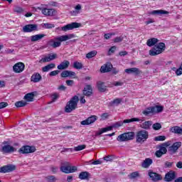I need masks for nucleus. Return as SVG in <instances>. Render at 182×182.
<instances>
[{
	"label": "nucleus",
	"instance_id": "obj_1",
	"mask_svg": "<svg viewBox=\"0 0 182 182\" xmlns=\"http://www.w3.org/2000/svg\"><path fill=\"white\" fill-rule=\"evenodd\" d=\"M77 103H79V97L77 95H75L67 102L65 107V112L66 113H72L73 110L77 109Z\"/></svg>",
	"mask_w": 182,
	"mask_h": 182
},
{
	"label": "nucleus",
	"instance_id": "obj_2",
	"mask_svg": "<svg viewBox=\"0 0 182 182\" xmlns=\"http://www.w3.org/2000/svg\"><path fill=\"white\" fill-rule=\"evenodd\" d=\"M164 109V107L160 105L148 107L142 111V114L144 116H154L156 113H161Z\"/></svg>",
	"mask_w": 182,
	"mask_h": 182
},
{
	"label": "nucleus",
	"instance_id": "obj_3",
	"mask_svg": "<svg viewBox=\"0 0 182 182\" xmlns=\"http://www.w3.org/2000/svg\"><path fill=\"white\" fill-rule=\"evenodd\" d=\"M166 50V43L161 42L155 45L150 50V56H157Z\"/></svg>",
	"mask_w": 182,
	"mask_h": 182
},
{
	"label": "nucleus",
	"instance_id": "obj_4",
	"mask_svg": "<svg viewBox=\"0 0 182 182\" xmlns=\"http://www.w3.org/2000/svg\"><path fill=\"white\" fill-rule=\"evenodd\" d=\"M149 139V132L146 130L138 131L136 134V143H139V144H143V143L147 141Z\"/></svg>",
	"mask_w": 182,
	"mask_h": 182
},
{
	"label": "nucleus",
	"instance_id": "obj_5",
	"mask_svg": "<svg viewBox=\"0 0 182 182\" xmlns=\"http://www.w3.org/2000/svg\"><path fill=\"white\" fill-rule=\"evenodd\" d=\"M60 171L65 174H70L72 173H76L77 171V167L75 166H70V164L66 162L64 165L60 167Z\"/></svg>",
	"mask_w": 182,
	"mask_h": 182
},
{
	"label": "nucleus",
	"instance_id": "obj_6",
	"mask_svg": "<svg viewBox=\"0 0 182 182\" xmlns=\"http://www.w3.org/2000/svg\"><path fill=\"white\" fill-rule=\"evenodd\" d=\"M133 122H140V119L132 118V119H124V121L116 122L111 126V127L112 130L113 129H119V127H122V126H123L124 123H132Z\"/></svg>",
	"mask_w": 182,
	"mask_h": 182
},
{
	"label": "nucleus",
	"instance_id": "obj_7",
	"mask_svg": "<svg viewBox=\"0 0 182 182\" xmlns=\"http://www.w3.org/2000/svg\"><path fill=\"white\" fill-rule=\"evenodd\" d=\"M36 148L33 146L25 145L18 149L20 154H29L31 153H35Z\"/></svg>",
	"mask_w": 182,
	"mask_h": 182
},
{
	"label": "nucleus",
	"instance_id": "obj_8",
	"mask_svg": "<svg viewBox=\"0 0 182 182\" xmlns=\"http://www.w3.org/2000/svg\"><path fill=\"white\" fill-rule=\"evenodd\" d=\"M3 144H6L3 146L0 149L1 153L3 154H9L11 153H14V151H16L15 147L8 144V141H4Z\"/></svg>",
	"mask_w": 182,
	"mask_h": 182
},
{
	"label": "nucleus",
	"instance_id": "obj_9",
	"mask_svg": "<svg viewBox=\"0 0 182 182\" xmlns=\"http://www.w3.org/2000/svg\"><path fill=\"white\" fill-rule=\"evenodd\" d=\"M80 23L77 22H73L71 23H68L61 28V30L63 32H68V31H73V29H76L77 28H80Z\"/></svg>",
	"mask_w": 182,
	"mask_h": 182
},
{
	"label": "nucleus",
	"instance_id": "obj_10",
	"mask_svg": "<svg viewBox=\"0 0 182 182\" xmlns=\"http://www.w3.org/2000/svg\"><path fill=\"white\" fill-rule=\"evenodd\" d=\"M41 11L43 15H45L46 16H55L56 14H58V11H56V9H55L43 7L41 8Z\"/></svg>",
	"mask_w": 182,
	"mask_h": 182
},
{
	"label": "nucleus",
	"instance_id": "obj_11",
	"mask_svg": "<svg viewBox=\"0 0 182 182\" xmlns=\"http://www.w3.org/2000/svg\"><path fill=\"white\" fill-rule=\"evenodd\" d=\"M180 147H181V141L175 142L172 146L168 147V151L171 154H176V153H177V150H178Z\"/></svg>",
	"mask_w": 182,
	"mask_h": 182
},
{
	"label": "nucleus",
	"instance_id": "obj_12",
	"mask_svg": "<svg viewBox=\"0 0 182 182\" xmlns=\"http://www.w3.org/2000/svg\"><path fill=\"white\" fill-rule=\"evenodd\" d=\"M35 31H38V25L36 24H27L23 27V32L25 33H31Z\"/></svg>",
	"mask_w": 182,
	"mask_h": 182
},
{
	"label": "nucleus",
	"instance_id": "obj_13",
	"mask_svg": "<svg viewBox=\"0 0 182 182\" xmlns=\"http://www.w3.org/2000/svg\"><path fill=\"white\" fill-rule=\"evenodd\" d=\"M149 177L151 178L152 181L156 182L160 181L161 180H163V177L159 173H157L156 172H154L151 170H149L148 172Z\"/></svg>",
	"mask_w": 182,
	"mask_h": 182
},
{
	"label": "nucleus",
	"instance_id": "obj_14",
	"mask_svg": "<svg viewBox=\"0 0 182 182\" xmlns=\"http://www.w3.org/2000/svg\"><path fill=\"white\" fill-rule=\"evenodd\" d=\"M124 72L128 75H135V76H139V75H141V73H143V71L138 68H127L124 70Z\"/></svg>",
	"mask_w": 182,
	"mask_h": 182
},
{
	"label": "nucleus",
	"instance_id": "obj_15",
	"mask_svg": "<svg viewBox=\"0 0 182 182\" xmlns=\"http://www.w3.org/2000/svg\"><path fill=\"white\" fill-rule=\"evenodd\" d=\"M14 170H16V166L15 165L9 164L1 166L0 168V173H11V171H14Z\"/></svg>",
	"mask_w": 182,
	"mask_h": 182
},
{
	"label": "nucleus",
	"instance_id": "obj_16",
	"mask_svg": "<svg viewBox=\"0 0 182 182\" xmlns=\"http://www.w3.org/2000/svg\"><path fill=\"white\" fill-rule=\"evenodd\" d=\"M58 58V54L56 53H50L48 55H46L44 58L40 60L43 63H46L48 62H52V60H55V59Z\"/></svg>",
	"mask_w": 182,
	"mask_h": 182
},
{
	"label": "nucleus",
	"instance_id": "obj_17",
	"mask_svg": "<svg viewBox=\"0 0 182 182\" xmlns=\"http://www.w3.org/2000/svg\"><path fill=\"white\" fill-rule=\"evenodd\" d=\"M13 70L15 73H21L25 70V64L23 63H17L13 66Z\"/></svg>",
	"mask_w": 182,
	"mask_h": 182
},
{
	"label": "nucleus",
	"instance_id": "obj_18",
	"mask_svg": "<svg viewBox=\"0 0 182 182\" xmlns=\"http://www.w3.org/2000/svg\"><path fill=\"white\" fill-rule=\"evenodd\" d=\"M97 120V117L95 115H92L89 117L87 119L83 120L80 122L82 126H87L88 124H92V123H95Z\"/></svg>",
	"mask_w": 182,
	"mask_h": 182
},
{
	"label": "nucleus",
	"instance_id": "obj_19",
	"mask_svg": "<svg viewBox=\"0 0 182 182\" xmlns=\"http://www.w3.org/2000/svg\"><path fill=\"white\" fill-rule=\"evenodd\" d=\"M82 93L84 96H87V97H90V96L93 95V88L92 87V85H87L84 88Z\"/></svg>",
	"mask_w": 182,
	"mask_h": 182
},
{
	"label": "nucleus",
	"instance_id": "obj_20",
	"mask_svg": "<svg viewBox=\"0 0 182 182\" xmlns=\"http://www.w3.org/2000/svg\"><path fill=\"white\" fill-rule=\"evenodd\" d=\"M42 80V75L39 73H34L31 77V82L38 83Z\"/></svg>",
	"mask_w": 182,
	"mask_h": 182
},
{
	"label": "nucleus",
	"instance_id": "obj_21",
	"mask_svg": "<svg viewBox=\"0 0 182 182\" xmlns=\"http://www.w3.org/2000/svg\"><path fill=\"white\" fill-rule=\"evenodd\" d=\"M174 178H176V172L174 171H171L165 175V181H173Z\"/></svg>",
	"mask_w": 182,
	"mask_h": 182
},
{
	"label": "nucleus",
	"instance_id": "obj_22",
	"mask_svg": "<svg viewBox=\"0 0 182 182\" xmlns=\"http://www.w3.org/2000/svg\"><path fill=\"white\" fill-rule=\"evenodd\" d=\"M97 87L101 93H104V92H106L107 90V86L105 85L104 82L98 81L97 82Z\"/></svg>",
	"mask_w": 182,
	"mask_h": 182
},
{
	"label": "nucleus",
	"instance_id": "obj_23",
	"mask_svg": "<svg viewBox=\"0 0 182 182\" xmlns=\"http://www.w3.org/2000/svg\"><path fill=\"white\" fill-rule=\"evenodd\" d=\"M78 178H80V180H87L89 181L90 179V173L88 171H82L79 173Z\"/></svg>",
	"mask_w": 182,
	"mask_h": 182
},
{
	"label": "nucleus",
	"instance_id": "obj_24",
	"mask_svg": "<svg viewBox=\"0 0 182 182\" xmlns=\"http://www.w3.org/2000/svg\"><path fill=\"white\" fill-rule=\"evenodd\" d=\"M61 77H72L76 76V73L70 70H64L60 74Z\"/></svg>",
	"mask_w": 182,
	"mask_h": 182
},
{
	"label": "nucleus",
	"instance_id": "obj_25",
	"mask_svg": "<svg viewBox=\"0 0 182 182\" xmlns=\"http://www.w3.org/2000/svg\"><path fill=\"white\" fill-rule=\"evenodd\" d=\"M112 68L113 65L111 63H107L101 67L100 71L102 73H107V72H110L112 70Z\"/></svg>",
	"mask_w": 182,
	"mask_h": 182
},
{
	"label": "nucleus",
	"instance_id": "obj_26",
	"mask_svg": "<svg viewBox=\"0 0 182 182\" xmlns=\"http://www.w3.org/2000/svg\"><path fill=\"white\" fill-rule=\"evenodd\" d=\"M70 65V62H69V60H65L63 62H61L57 68L59 70H65V69H68V68H69Z\"/></svg>",
	"mask_w": 182,
	"mask_h": 182
},
{
	"label": "nucleus",
	"instance_id": "obj_27",
	"mask_svg": "<svg viewBox=\"0 0 182 182\" xmlns=\"http://www.w3.org/2000/svg\"><path fill=\"white\" fill-rule=\"evenodd\" d=\"M159 43V40L156 38H151L147 40L146 45L149 48H151V46H156Z\"/></svg>",
	"mask_w": 182,
	"mask_h": 182
},
{
	"label": "nucleus",
	"instance_id": "obj_28",
	"mask_svg": "<svg viewBox=\"0 0 182 182\" xmlns=\"http://www.w3.org/2000/svg\"><path fill=\"white\" fill-rule=\"evenodd\" d=\"M73 34H70L69 36L65 35V36H61L60 37H58L55 38V41H59L60 42H65L66 41H68V39H72V38H74Z\"/></svg>",
	"mask_w": 182,
	"mask_h": 182
},
{
	"label": "nucleus",
	"instance_id": "obj_29",
	"mask_svg": "<svg viewBox=\"0 0 182 182\" xmlns=\"http://www.w3.org/2000/svg\"><path fill=\"white\" fill-rule=\"evenodd\" d=\"M75 11H70V14L72 16H77L79 14H80V11L82 10V5L77 4L75 6Z\"/></svg>",
	"mask_w": 182,
	"mask_h": 182
},
{
	"label": "nucleus",
	"instance_id": "obj_30",
	"mask_svg": "<svg viewBox=\"0 0 182 182\" xmlns=\"http://www.w3.org/2000/svg\"><path fill=\"white\" fill-rule=\"evenodd\" d=\"M153 164V160L150 158H146L143 162H142V167L144 168H149L150 166Z\"/></svg>",
	"mask_w": 182,
	"mask_h": 182
},
{
	"label": "nucleus",
	"instance_id": "obj_31",
	"mask_svg": "<svg viewBox=\"0 0 182 182\" xmlns=\"http://www.w3.org/2000/svg\"><path fill=\"white\" fill-rule=\"evenodd\" d=\"M170 132H171V133H174L175 134L182 135V128L178 126H174L171 127Z\"/></svg>",
	"mask_w": 182,
	"mask_h": 182
},
{
	"label": "nucleus",
	"instance_id": "obj_32",
	"mask_svg": "<svg viewBox=\"0 0 182 182\" xmlns=\"http://www.w3.org/2000/svg\"><path fill=\"white\" fill-rule=\"evenodd\" d=\"M46 35L45 34H37L34 36H31V42H36L38 41H41V39H43V38H45Z\"/></svg>",
	"mask_w": 182,
	"mask_h": 182
},
{
	"label": "nucleus",
	"instance_id": "obj_33",
	"mask_svg": "<svg viewBox=\"0 0 182 182\" xmlns=\"http://www.w3.org/2000/svg\"><path fill=\"white\" fill-rule=\"evenodd\" d=\"M169 12L166 10H154L151 15H168Z\"/></svg>",
	"mask_w": 182,
	"mask_h": 182
},
{
	"label": "nucleus",
	"instance_id": "obj_34",
	"mask_svg": "<svg viewBox=\"0 0 182 182\" xmlns=\"http://www.w3.org/2000/svg\"><path fill=\"white\" fill-rule=\"evenodd\" d=\"M153 122L151 121H145L144 123L141 124V129H144V130H149Z\"/></svg>",
	"mask_w": 182,
	"mask_h": 182
},
{
	"label": "nucleus",
	"instance_id": "obj_35",
	"mask_svg": "<svg viewBox=\"0 0 182 182\" xmlns=\"http://www.w3.org/2000/svg\"><path fill=\"white\" fill-rule=\"evenodd\" d=\"M48 45H50V46H52V48H59V46H60L61 43L60 41H55L54 39H51L48 41Z\"/></svg>",
	"mask_w": 182,
	"mask_h": 182
},
{
	"label": "nucleus",
	"instance_id": "obj_36",
	"mask_svg": "<svg viewBox=\"0 0 182 182\" xmlns=\"http://www.w3.org/2000/svg\"><path fill=\"white\" fill-rule=\"evenodd\" d=\"M56 68V65L55 63L48 64L42 68L43 72H49L50 69H55Z\"/></svg>",
	"mask_w": 182,
	"mask_h": 182
},
{
	"label": "nucleus",
	"instance_id": "obj_37",
	"mask_svg": "<svg viewBox=\"0 0 182 182\" xmlns=\"http://www.w3.org/2000/svg\"><path fill=\"white\" fill-rule=\"evenodd\" d=\"M112 127L109 126L105 128H102L100 129V131L97 133V136H100L101 134H103V133H106L107 132L112 131Z\"/></svg>",
	"mask_w": 182,
	"mask_h": 182
},
{
	"label": "nucleus",
	"instance_id": "obj_38",
	"mask_svg": "<svg viewBox=\"0 0 182 182\" xmlns=\"http://www.w3.org/2000/svg\"><path fill=\"white\" fill-rule=\"evenodd\" d=\"M122 101V98H116L109 102V106H119Z\"/></svg>",
	"mask_w": 182,
	"mask_h": 182
},
{
	"label": "nucleus",
	"instance_id": "obj_39",
	"mask_svg": "<svg viewBox=\"0 0 182 182\" xmlns=\"http://www.w3.org/2000/svg\"><path fill=\"white\" fill-rule=\"evenodd\" d=\"M35 97V94H33V92H30V93L26 94L24 96V99L27 102H33V97Z\"/></svg>",
	"mask_w": 182,
	"mask_h": 182
},
{
	"label": "nucleus",
	"instance_id": "obj_40",
	"mask_svg": "<svg viewBox=\"0 0 182 182\" xmlns=\"http://www.w3.org/2000/svg\"><path fill=\"white\" fill-rule=\"evenodd\" d=\"M73 66L74 69H77V70H80V69H83V64L77 61L74 62Z\"/></svg>",
	"mask_w": 182,
	"mask_h": 182
},
{
	"label": "nucleus",
	"instance_id": "obj_41",
	"mask_svg": "<svg viewBox=\"0 0 182 182\" xmlns=\"http://www.w3.org/2000/svg\"><path fill=\"white\" fill-rule=\"evenodd\" d=\"M128 177L130 180H133L134 178H137V177H140V173H139V171L132 172L128 175Z\"/></svg>",
	"mask_w": 182,
	"mask_h": 182
},
{
	"label": "nucleus",
	"instance_id": "obj_42",
	"mask_svg": "<svg viewBox=\"0 0 182 182\" xmlns=\"http://www.w3.org/2000/svg\"><path fill=\"white\" fill-rule=\"evenodd\" d=\"M96 55H97V51L92 50L86 54V58L87 59H92V58H95Z\"/></svg>",
	"mask_w": 182,
	"mask_h": 182
},
{
	"label": "nucleus",
	"instance_id": "obj_43",
	"mask_svg": "<svg viewBox=\"0 0 182 182\" xmlns=\"http://www.w3.org/2000/svg\"><path fill=\"white\" fill-rule=\"evenodd\" d=\"M127 136V140L129 141V140H133L134 139V132H129L125 133Z\"/></svg>",
	"mask_w": 182,
	"mask_h": 182
},
{
	"label": "nucleus",
	"instance_id": "obj_44",
	"mask_svg": "<svg viewBox=\"0 0 182 182\" xmlns=\"http://www.w3.org/2000/svg\"><path fill=\"white\" fill-rule=\"evenodd\" d=\"M118 141H127V136L126 133L122 134L118 136L117 139Z\"/></svg>",
	"mask_w": 182,
	"mask_h": 182
},
{
	"label": "nucleus",
	"instance_id": "obj_45",
	"mask_svg": "<svg viewBox=\"0 0 182 182\" xmlns=\"http://www.w3.org/2000/svg\"><path fill=\"white\" fill-rule=\"evenodd\" d=\"M26 105H28V103L23 100L18 101L15 103L16 107H25Z\"/></svg>",
	"mask_w": 182,
	"mask_h": 182
},
{
	"label": "nucleus",
	"instance_id": "obj_46",
	"mask_svg": "<svg viewBox=\"0 0 182 182\" xmlns=\"http://www.w3.org/2000/svg\"><path fill=\"white\" fill-rule=\"evenodd\" d=\"M45 178H46L47 182H56V181L58 180L56 178V177L55 176H53V175L47 176H46Z\"/></svg>",
	"mask_w": 182,
	"mask_h": 182
},
{
	"label": "nucleus",
	"instance_id": "obj_47",
	"mask_svg": "<svg viewBox=\"0 0 182 182\" xmlns=\"http://www.w3.org/2000/svg\"><path fill=\"white\" fill-rule=\"evenodd\" d=\"M86 149V145H78L74 148L75 151H81V150H85Z\"/></svg>",
	"mask_w": 182,
	"mask_h": 182
},
{
	"label": "nucleus",
	"instance_id": "obj_48",
	"mask_svg": "<svg viewBox=\"0 0 182 182\" xmlns=\"http://www.w3.org/2000/svg\"><path fill=\"white\" fill-rule=\"evenodd\" d=\"M50 97L52 99V102H55V100H58V99L60 97L59 93L54 92L50 95Z\"/></svg>",
	"mask_w": 182,
	"mask_h": 182
},
{
	"label": "nucleus",
	"instance_id": "obj_49",
	"mask_svg": "<svg viewBox=\"0 0 182 182\" xmlns=\"http://www.w3.org/2000/svg\"><path fill=\"white\" fill-rule=\"evenodd\" d=\"M166 140V136H158L154 137L155 141H164Z\"/></svg>",
	"mask_w": 182,
	"mask_h": 182
},
{
	"label": "nucleus",
	"instance_id": "obj_50",
	"mask_svg": "<svg viewBox=\"0 0 182 182\" xmlns=\"http://www.w3.org/2000/svg\"><path fill=\"white\" fill-rule=\"evenodd\" d=\"M154 130H160L161 129V124L156 122L152 125Z\"/></svg>",
	"mask_w": 182,
	"mask_h": 182
},
{
	"label": "nucleus",
	"instance_id": "obj_51",
	"mask_svg": "<svg viewBox=\"0 0 182 182\" xmlns=\"http://www.w3.org/2000/svg\"><path fill=\"white\" fill-rule=\"evenodd\" d=\"M114 35H116V33H105V34L104 35V38H105V39H106V40L110 39V38H112V36H114Z\"/></svg>",
	"mask_w": 182,
	"mask_h": 182
},
{
	"label": "nucleus",
	"instance_id": "obj_52",
	"mask_svg": "<svg viewBox=\"0 0 182 182\" xmlns=\"http://www.w3.org/2000/svg\"><path fill=\"white\" fill-rule=\"evenodd\" d=\"M123 41V36H118L114 38V43H120V42Z\"/></svg>",
	"mask_w": 182,
	"mask_h": 182
},
{
	"label": "nucleus",
	"instance_id": "obj_53",
	"mask_svg": "<svg viewBox=\"0 0 182 182\" xmlns=\"http://www.w3.org/2000/svg\"><path fill=\"white\" fill-rule=\"evenodd\" d=\"M159 151L161 152V153H164V154H166L167 153V148H166V146H163V145H161L159 146Z\"/></svg>",
	"mask_w": 182,
	"mask_h": 182
},
{
	"label": "nucleus",
	"instance_id": "obj_54",
	"mask_svg": "<svg viewBox=\"0 0 182 182\" xmlns=\"http://www.w3.org/2000/svg\"><path fill=\"white\" fill-rule=\"evenodd\" d=\"M117 47L115 46H112L108 50V55H112V53H114L116 52Z\"/></svg>",
	"mask_w": 182,
	"mask_h": 182
},
{
	"label": "nucleus",
	"instance_id": "obj_55",
	"mask_svg": "<svg viewBox=\"0 0 182 182\" xmlns=\"http://www.w3.org/2000/svg\"><path fill=\"white\" fill-rule=\"evenodd\" d=\"M173 164H174L173 162L166 161L164 164V167L166 168H170L171 167H173Z\"/></svg>",
	"mask_w": 182,
	"mask_h": 182
},
{
	"label": "nucleus",
	"instance_id": "obj_56",
	"mask_svg": "<svg viewBox=\"0 0 182 182\" xmlns=\"http://www.w3.org/2000/svg\"><path fill=\"white\" fill-rule=\"evenodd\" d=\"M44 26L46 28V29H52L53 28H55V24L46 23H44Z\"/></svg>",
	"mask_w": 182,
	"mask_h": 182
},
{
	"label": "nucleus",
	"instance_id": "obj_57",
	"mask_svg": "<svg viewBox=\"0 0 182 182\" xmlns=\"http://www.w3.org/2000/svg\"><path fill=\"white\" fill-rule=\"evenodd\" d=\"M14 12H16L17 14H22V12H23V9L17 6L14 9Z\"/></svg>",
	"mask_w": 182,
	"mask_h": 182
},
{
	"label": "nucleus",
	"instance_id": "obj_58",
	"mask_svg": "<svg viewBox=\"0 0 182 182\" xmlns=\"http://www.w3.org/2000/svg\"><path fill=\"white\" fill-rule=\"evenodd\" d=\"M67 86H73L75 81L73 80H68L65 81Z\"/></svg>",
	"mask_w": 182,
	"mask_h": 182
},
{
	"label": "nucleus",
	"instance_id": "obj_59",
	"mask_svg": "<svg viewBox=\"0 0 182 182\" xmlns=\"http://www.w3.org/2000/svg\"><path fill=\"white\" fill-rule=\"evenodd\" d=\"M59 70H53V71H51L49 75L50 76H57V75H59Z\"/></svg>",
	"mask_w": 182,
	"mask_h": 182
},
{
	"label": "nucleus",
	"instance_id": "obj_60",
	"mask_svg": "<svg viewBox=\"0 0 182 182\" xmlns=\"http://www.w3.org/2000/svg\"><path fill=\"white\" fill-rule=\"evenodd\" d=\"M176 76H181L182 75V68L180 67L176 70Z\"/></svg>",
	"mask_w": 182,
	"mask_h": 182
},
{
	"label": "nucleus",
	"instance_id": "obj_61",
	"mask_svg": "<svg viewBox=\"0 0 182 182\" xmlns=\"http://www.w3.org/2000/svg\"><path fill=\"white\" fill-rule=\"evenodd\" d=\"M104 160H105V161H113V157L110 155H108L104 157Z\"/></svg>",
	"mask_w": 182,
	"mask_h": 182
},
{
	"label": "nucleus",
	"instance_id": "obj_62",
	"mask_svg": "<svg viewBox=\"0 0 182 182\" xmlns=\"http://www.w3.org/2000/svg\"><path fill=\"white\" fill-rule=\"evenodd\" d=\"M164 154L163 152H161V151H159V150L156 151L155 153L156 156L158 158L161 157V156H163Z\"/></svg>",
	"mask_w": 182,
	"mask_h": 182
},
{
	"label": "nucleus",
	"instance_id": "obj_63",
	"mask_svg": "<svg viewBox=\"0 0 182 182\" xmlns=\"http://www.w3.org/2000/svg\"><path fill=\"white\" fill-rule=\"evenodd\" d=\"M58 90H60L61 92H65V90H66V87L63 85H61L58 86Z\"/></svg>",
	"mask_w": 182,
	"mask_h": 182
},
{
	"label": "nucleus",
	"instance_id": "obj_64",
	"mask_svg": "<svg viewBox=\"0 0 182 182\" xmlns=\"http://www.w3.org/2000/svg\"><path fill=\"white\" fill-rule=\"evenodd\" d=\"M8 106V102H0V109H5Z\"/></svg>",
	"mask_w": 182,
	"mask_h": 182
}]
</instances>
